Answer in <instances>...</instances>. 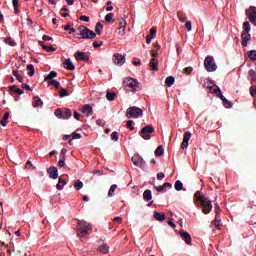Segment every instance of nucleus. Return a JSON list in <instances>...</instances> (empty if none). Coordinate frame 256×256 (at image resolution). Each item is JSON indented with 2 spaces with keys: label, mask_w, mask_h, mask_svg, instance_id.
Instances as JSON below:
<instances>
[{
  "label": "nucleus",
  "mask_w": 256,
  "mask_h": 256,
  "mask_svg": "<svg viewBox=\"0 0 256 256\" xmlns=\"http://www.w3.org/2000/svg\"><path fill=\"white\" fill-rule=\"evenodd\" d=\"M194 202L196 203L197 207H199L198 203H200L202 213H204V215H209L211 211H213V204L211 203V200L205 197L201 191H197L194 194Z\"/></svg>",
  "instance_id": "f257e3e1"
},
{
  "label": "nucleus",
  "mask_w": 256,
  "mask_h": 256,
  "mask_svg": "<svg viewBox=\"0 0 256 256\" xmlns=\"http://www.w3.org/2000/svg\"><path fill=\"white\" fill-rule=\"evenodd\" d=\"M77 235L80 239H83L85 235L89 234V231H93V226L85 220H79L76 226Z\"/></svg>",
  "instance_id": "f03ea898"
},
{
  "label": "nucleus",
  "mask_w": 256,
  "mask_h": 256,
  "mask_svg": "<svg viewBox=\"0 0 256 256\" xmlns=\"http://www.w3.org/2000/svg\"><path fill=\"white\" fill-rule=\"evenodd\" d=\"M97 34L85 26L76 29V39H95Z\"/></svg>",
  "instance_id": "7ed1b4c3"
},
{
  "label": "nucleus",
  "mask_w": 256,
  "mask_h": 256,
  "mask_svg": "<svg viewBox=\"0 0 256 256\" xmlns=\"http://www.w3.org/2000/svg\"><path fill=\"white\" fill-rule=\"evenodd\" d=\"M244 32L241 34L242 39V47H247L249 45V42L251 41V34L249 32L251 31V24H249V21H245L243 23Z\"/></svg>",
  "instance_id": "20e7f679"
},
{
  "label": "nucleus",
  "mask_w": 256,
  "mask_h": 256,
  "mask_svg": "<svg viewBox=\"0 0 256 256\" xmlns=\"http://www.w3.org/2000/svg\"><path fill=\"white\" fill-rule=\"evenodd\" d=\"M124 87L128 91H132V93H135L137 91V88L139 87V81L135 78H125L123 81Z\"/></svg>",
  "instance_id": "39448f33"
},
{
  "label": "nucleus",
  "mask_w": 256,
  "mask_h": 256,
  "mask_svg": "<svg viewBox=\"0 0 256 256\" xmlns=\"http://www.w3.org/2000/svg\"><path fill=\"white\" fill-rule=\"evenodd\" d=\"M141 115H143V110L137 106L130 107L126 111V117L128 119H131L133 117L135 119H137V118L141 117Z\"/></svg>",
  "instance_id": "423d86ee"
},
{
  "label": "nucleus",
  "mask_w": 256,
  "mask_h": 256,
  "mask_svg": "<svg viewBox=\"0 0 256 256\" xmlns=\"http://www.w3.org/2000/svg\"><path fill=\"white\" fill-rule=\"evenodd\" d=\"M215 59L213 56H207L204 60V67L206 71L209 73H213V71H217V64H215Z\"/></svg>",
  "instance_id": "0eeeda50"
},
{
  "label": "nucleus",
  "mask_w": 256,
  "mask_h": 256,
  "mask_svg": "<svg viewBox=\"0 0 256 256\" xmlns=\"http://www.w3.org/2000/svg\"><path fill=\"white\" fill-rule=\"evenodd\" d=\"M150 133H155V128L152 125H147L140 131V135L142 139H145V141H149V139H151Z\"/></svg>",
  "instance_id": "6e6552de"
},
{
  "label": "nucleus",
  "mask_w": 256,
  "mask_h": 256,
  "mask_svg": "<svg viewBox=\"0 0 256 256\" xmlns=\"http://www.w3.org/2000/svg\"><path fill=\"white\" fill-rule=\"evenodd\" d=\"M246 16L248 17L250 23H253L256 27V7L250 6L249 9H246Z\"/></svg>",
  "instance_id": "1a4fd4ad"
},
{
  "label": "nucleus",
  "mask_w": 256,
  "mask_h": 256,
  "mask_svg": "<svg viewBox=\"0 0 256 256\" xmlns=\"http://www.w3.org/2000/svg\"><path fill=\"white\" fill-rule=\"evenodd\" d=\"M132 163L135 165V167H143L145 165V161L143 160V157L139 156V154H136L132 157Z\"/></svg>",
  "instance_id": "9d476101"
},
{
  "label": "nucleus",
  "mask_w": 256,
  "mask_h": 256,
  "mask_svg": "<svg viewBox=\"0 0 256 256\" xmlns=\"http://www.w3.org/2000/svg\"><path fill=\"white\" fill-rule=\"evenodd\" d=\"M112 60L114 61L115 65H119L121 67V65L125 63V56L119 53H115Z\"/></svg>",
  "instance_id": "9b49d317"
},
{
  "label": "nucleus",
  "mask_w": 256,
  "mask_h": 256,
  "mask_svg": "<svg viewBox=\"0 0 256 256\" xmlns=\"http://www.w3.org/2000/svg\"><path fill=\"white\" fill-rule=\"evenodd\" d=\"M191 140V132L184 133L183 141L181 143V149H187L189 147V141Z\"/></svg>",
  "instance_id": "f8f14e48"
},
{
  "label": "nucleus",
  "mask_w": 256,
  "mask_h": 256,
  "mask_svg": "<svg viewBox=\"0 0 256 256\" xmlns=\"http://www.w3.org/2000/svg\"><path fill=\"white\" fill-rule=\"evenodd\" d=\"M210 93H215L217 95V97H219V99H221V101H223L225 99L223 93L221 92V88H219V86L215 85V86H210Z\"/></svg>",
  "instance_id": "ddd939ff"
},
{
  "label": "nucleus",
  "mask_w": 256,
  "mask_h": 256,
  "mask_svg": "<svg viewBox=\"0 0 256 256\" xmlns=\"http://www.w3.org/2000/svg\"><path fill=\"white\" fill-rule=\"evenodd\" d=\"M210 93H215L217 95V97H219V99H221V101H223L225 99L223 93L221 92V88H219V86L215 85V86H210Z\"/></svg>",
  "instance_id": "4468645a"
},
{
  "label": "nucleus",
  "mask_w": 256,
  "mask_h": 256,
  "mask_svg": "<svg viewBox=\"0 0 256 256\" xmlns=\"http://www.w3.org/2000/svg\"><path fill=\"white\" fill-rule=\"evenodd\" d=\"M48 175L50 179H57L59 177V171L57 170V167L51 166L48 168Z\"/></svg>",
  "instance_id": "2eb2a0df"
},
{
  "label": "nucleus",
  "mask_w": 256,
  "mask_h": 256,
  "mask_svg": "<svg viewBox=\"0 0 256 256\" xmlns=\"http://www.w3.org/2000/svg\"><path fill=\"white\" fill-rule=\"evenodd\" d=\"M180 236L185 241L186 245H191L192 239H191V234H189V232H187L185 230H181Z\"/></svg>",
  "instance_id": "dca6fc26"
},
{
  "label": "nucleus",
  "mask_w": 256,
  "mask_h": 256,
  "mask_svg": "<svg viewBox=\"0 0 256 256\" xmlns=\"http://www.w3.org/2000/svg\"><path fill=\"white\" fill-rule=\"evenodd\" d=\"M76 61H89V56L85 52L77 51L74 55Z\"/></svg>",
  "instance_id": "f3484780"
},
{
  "label": "nucleus",
  "mask_w": 256,
  "mask_h": 256,
  "mask_svg": "<svg viewBox=\"0 0 256 256\" xmlns=\"http://www.w3.org/2000/svg\"><path fill=\"white\" fill-rule=\"evenodd\" d=\"M82 113L86 115V117H91V115H93V107H91L89 104H85L82 107Z\"/></svg>",
  "instance_id": "a211bd4d"
},
{
  "label": "nucleus",
  "mask_w": 256,
  "mask_h": 256,
  "mask_svg": "<svg viewBox=\"0 0 256 256\" xmlns=\"http://www.w3.org/2000/svg\"><path fill=\"white\" fill-rule=\"evenodd\" d=\"M149 67L151 71H159V60H157V58H152L149 62Z\"/></svg>",
  "instance_id": "6ab92c4d"
},
{
  "label": "nucleus",
  "mask_w": 256,
  "mask_h": 256,
  "mask_svg": "<svg viewBox=\"0 0 256 256\" xmlns=\"http://www.w3.org/2000/svg\"><path fill=\"white\" fill-rule=\"evenodd\" d=\"M64 69H67L68 71H75V65H73L71 59H66L64 61Z\"/></svg>",
  "instance_id": "aec40b11"
},
{
  "label": "nucleus",
  "mask_w": 256,
  "mask_h": 256,
  "mask_svg": "<svg viewBox=\"0 0 256 256\" xmlns=\"http://www.w3.org/2000/svg\"><path fill=\"white\" fill-rule=\"evenodd\" d=\"M32 105L33 107H43V100L39 96H34Z\"/></svg>",
  "instance_id": "412c9836"
},
{
  "label": "nucleus",
  "mask_w": 256,
  "mask_h": 256,
  "mask_svg": "<svg viewBox=\"0 0 256 256\" xmlns=\"http://www.w3.org/2000/svg\"><path fill=\"white\" fill-rule=\"evenodd\" d=\"M143 199L144 201H151L153 199V194L151 190L147 189L143 192Z\"/></svg>",
  "instance_id": "4be33fe9"
},
{
  "label": "nucleus",
  "mask_w": 256,
  "mask_h": 256,
  "mask_svg": "<svg viewBox=\"0 0 256 256\" xmlns=\"http://www.w3.org/2000/svg\"><path fill=\"white\" fill-rule=\"evenodd\" d=\"M99 253H103V255H107L109 253V245L107 244H102L98 247Z\"/></svg>",
  "instance_id": "5701e85b"
},
{
  "label": "nucleus",
  "mask_w": 256,
  "mask_h": 256,
  "mask_svg": "<svg viewBox=\"0 0 256 256\" xmlns=\"http://www.w3.org/2000/svg\"><path fill=\"white\" fill-rule=\"evenodd\" d=\"M65 185H67V181L63 180L62 178H59L58 183L56 184V189H58V191H63Z\"/></svg>",
  "instance_id": "b1692460"
},
{
  "label": "nucleus",
  "mask_w": 256,
  "mask_h": 256,
  "mask_svg": "<svg viewBox=\"0 0 256 256\" xmlns=\"http://www.w3.org/2000/svg\"><path fill=\"white\" fill-rule=\"evenodd\" d=\"M154 219H156V221H165V213H159L157 211L154 212Z\"/></svg>",
  "instance_id": "393cba45"
},
{
  "label": "nucleus",
  "mask_w": 256,
  "mask_h": 256,
  "mask_svg": "<svg viewBox=\"0 0 256 256\" xmlns=\"http://www.w3.org/2000/svg\"><path fill=\"white\" fill-rule=\"evenodd\" d=\"M165 83L167 87H173V85H175V77L168 76L165 80Z\"/></svg>",
  "instance_id": "a878e982"
},
{
  "label": "nucleus",
  "mask_w": 256,
  "mask_h": 256,
  "mask_svg": "<svg viewBox=\"0 0 256 256\" xmlns=\"http://www.w3.org/2000/svg\"><path fill=\"white\" fill-rule=\"evenodd\" d=\"M213 224L215 225L216 229H220L221 227V216L216 214Z\"/></svg>",
  "instance_id": "bb28decb"
},
{
  "label": "nucleus",
  "mask_w": 256,
  "mask_h": 256,
  "mask_svg": "<svg viewBox=\"0 0 256 256\" xmlns=\"http://www.w3.org/2000/svg\"><path fill=\"white\" fill-rule=\"evenodd\" d=\"M48 86L49 87H55V89H59V87H61V83L57 80H49L48 81Z\"/></svg>",
  "instance_id": "cd10ccee"
},
{
  "label": "nucleus",
  "mask_w": 256,
  "mask_h": 256,
  "mask_svg": "<svg viewBox=\"0 0 256 256\" xmlns=\"http://www.w3.org/2000/svg\"><path fill=\"white\" fill-rule=\"evenodd\" d=\"M10 91L12 92V93H16L17 95H23V90H20L19 88H17V86L16 85H12V86H10Z\"/></svg>",
  "instance_id": "c85d7f7f"
},
{
  "label": "nucleus",
  "mask_w": 256,
  "mask_h": 256,
  "mask_svg": "<svg viewBox=\"0 0 256 256\" xmlns=\"http://www.w3.org/2000/svg\"><path fill=\"white\" fill-rule=\"evenodd\" d=\"M57 77V72L51 71L45 78L44 81H53Z\"/></svg>",
  "instance_id": "c756f323"
},
{
  "label": "nucleus",
  "mask_w": 256,
  "mask_h": 256,
  "mask_svg": "<svg viewBox=\"0 0 256 256\" xmlns=\"http://www.w3.org/2000/svg\"><path fill=\"white\" fill-rule=\"evenodd\" d=\"M73 115V112H71V109L67 108L64 112H62V119H69Z\"/></svg>",
  "instance_id": "7c9ffc66"
},
{
  "label": "nucleus",
  "mask_w": 256,
  "mask_h": 256,
  "mask_svg": "<svg viewBox=\"0 0 256 256\" xmlns=\"http://www.w3.org/2000/svg\"><path fill=\"white\" fill-rule=\"evenodd\" d=\"M115 97H117V93H115V92L106 93L107 101H115Z\"/></svg>",
  "instance_id": "2f4dec72"
},
{
  "label": "nucleus",
  "mask_w": 256,
  "mask_h": 256,
  "mask_svg": "<svg viewBox=\"0 0 256 256\" xmlns=\"http://www.w3.org/2000/svg\"><path fill=\"white\" fill-rule=\"evenodd\" d=\"M26 69H28V75L30 77H33L35 75V66H33V64L27 65Z\"/></svg>",
  "instance_id": "473e14b6"
},
{
  "label": "nucleus",
  "mask_w": 256,
  "mask_h": 256,
  "mask_svg": "<svg viewBox=\"0 0 256 256\" xmlns=\"http://www.w3.org/2000/svg\"><path fill=\"white\" fill-rule=\"evenodd\" d=\"M165 153V149H163V146H158L155 150L156 157H161Z\"/></svg>",
  "instance_id": "72a5a7b5"
},
{
  "label": "nucleus",
  "mask_w": 256,
  "mask_h": 256,
  "mask_svg": "<svg viewBox=\"0 0 256 256\" xmlns=\"http://www.w3.org/2000/svg\"><path fill=\"white\" fill-rule=\"evenodd\" d=\"M247 55L250 61H256V50H250Z\"/></svg>",
  "instance_id": "f704fd0d"
},
{
  "label": "nucleus",
  "mask_w": 256,
  "mask_h": 256,
  "mask_svg": "<svg viewBox=\"0 0 256 256\" xmlns=\"http://www.w3.org/2000/svg\"><path fill=\"white\" fill-rule=\"evenodd\" d=\"M7 119H9V112H6L3 116V119L0 121L2 127H7Z\"/></svg>",
  "instance_id": "c9c22d12"
},
{
  "label": "nucleus",
  "mask_w": 256,
  "mask_h": 256,
  "mask_svg": "<svg viewBox=\"0 0 256 256\" xmlns=\"http://www.w3.org/2000/svg\"><path fill=\"white\" fill-rule=\"evenodd\" d=\"M174 189L176 191H182L183 190V182H181V180H177L175 182Z\"/></svg>",
  "instance_id": "e433bc0d"
},
{
  "label": "nucleus",
  "mask_w": 256,
  "mask_h": 256,
  "mask_svg": "<svg viewBox=\"0 0 256 256\" xmlns=\"http://www.w3.org/2000/svg\"><path fill=\"white\" fill-rule=\"evenodd\" d=\"M74 187L76 188V191H81V189H83V182L81 180H76Z\"/></svg>",
  "instance_id": "4c0bfd02"
},
{
  "label": "nucleus",
  "mask_w": 256,
  "mask_h": 256,
  "mask_svg": "<svg viewBox=\"0 0 256 256\" xmlns=\"http://www.w3.org/2000/svg\"><path fill=\"white\" fill-rule=\"evenodd\" d=\"M222 103L226 109H231V107H233V103H231V101L227 100V98H224L222 100Z\"/></svg>",
  "instance_id": "58836bf2"
},
{
  "label": "nucleus",
  "mask_w": 256,
  "mask_h": 256,
  "mask_svg": "<svg viewBox=\"0 0 256 256\" xmlns=\"http://www.w3.org/2000/svg\"><path fill=\"white\" fill-rule=\"evenodd\" d=\"M95 31L97 35H101V31H103V24H101V22L96 24Z\"/></svg>",
  "instance_id": "ea45409f"
},
{
  "label": "nucleus",
  "mask_w": 256,
  "mask_h": 256,
  "mask_svg": "<svg viewBox=\"0 0 256 256\" xmlns=\"http://www.w3.org/2000/svg\"><path fill=\"white\" fill-rule=\"evenodd\" d=\"M250 95L254 98V103L256 107V86L250 87Z\"/></svg>",
  "instance_id": "a19ab883"
},
{
  "label": "nucleus",
  "mask_w": 256,
  "mask_h": 256,
  "mask_svg": "<svg viewBox=\"0 0 256 256\" xmlns=\"http://www.w3.org/2000/svg\"><path fill=\"white\" fill-rule=\"evenodd\" d=\"M178 19L182 23H185V21H187V15H185L183 12H178Z\"/></svg>",
  "instance_id": "79ce46f5"
},
{
  "label": "nucleus",
  "mask_w": 256,
  "mask_h": 256,
  "mask_svg": "<svg viewBox=\"0 0 256 256\" xmlns=\"http://www.w3.org/2000/svg\"><path fill=\"white\" fill-rule=\"evenodd\" d=\"M115 189H117V184H113L109 191H108V197H113V195L115 194Z\"/></svg>",
  "instance_id": "37998d69"
},
{
  "label": "nucleus",
  "mask_w": 256,
  "mask_h": 256,
  "mask_svg": "<svg viewBox=\"0 0 256 256\" xmlns=\"http://www.w3.org/2000/svg\"><path fill=\"white\" fill-rule=\"evenodd\" d=\"M113 17H114V14L113 13H108L106 16H105V21L106 23H111V21L113 23H115V20H113Z\"/></svg>",
  "instance_id": "c03bdc74"
},
{
  "label": "nucleus",
  "mask_w": 256,
  "mask_h": 256,
  "mask_svg": "<svg viewBox=\"0 0 256 256\" xmlns=\"http://www.w3.org/2000/svg\"><path fill=\"white\" fill-rule=\"evenodd\" d=\"M59 96H60L61 98H63V97H69V92L67 91V89L62 88V89L59 91Z\"/></svg>",
  "instance_id": "a18cd8bd"
},
{
  "label": "nucleus",
  "mask_w": 256,
  "mask_h": 256,
  "mask_svg": "<svg viewBox=\"0 0 256 256\" xmlns=\"http://www.w3.org/2000/svg\"><path fill=\"white\" fill-rule=\"evenodd\" d=\"M248 77H250V79L252 81H255V79H256V72H255V70H253V69L249 70Z\"/></svg>",
  "instance_id": "49530a36"
},
{
  "label": "nucleus",
  "mask_w": 256,
  "mask_h": 256,
  "mask_svg": "<svg viewBox=\"0 0 256 256\" xmlns=\"http://www.w3.org/2000/svg\"><path fill=\"white\" fill-rule=\"evenodd\" d=\"M44 51H47L48 53H53L54 51H57V49L53 46H43Z\"/></svg>",
  "instance_id": "de8ad7c7"
},
{
  "label": "nucleus",
  "mask_w": 256,
  "mask_h": 256,
  "mask_svg": "<svg viewBox=\"0 0 256 256\" xmlns=\"http://www.w3.org/2000/svg\"><path fill=\"white\" fill-rule=\"evenodd\" d=\"M112 141H119V133L117 131L112 132L110 135Z\"/></svg>",
  "instance_id": "09e8293b"
},
{
  "label": "nucleus",
  "mask_w": 256,
  "mask_h": 256,
  "mask_svg": "<svg viewBox=\"0 0 256 256\" xmlns=\"http://www.w3.org/2000/svg\"><path fill=\"white\" fill-rule=\"evenodd\" d=\"M71 138H72V139H70V140L68 141V143H71V141H73V139H81V134L74 132V133H72Z\"/></svg>",
  "instance_id": "8fccbe9b"
},
{
  "label": "nucleus",
  "mask_w": 256,
  "mask_h": 256,
  "mask_svg": "<svg viewBox=\"0 0 256 256\" xmlns=\"http://www.w3.org/2000/svg\"><path fill=\"white\" fill-rule=\"evenodd\" d=\"M126 126L128 127V129H130V131L135 130V127L133 126V120H128Z\"/></svg>",
  "instance_id": "3c124183"
},
{
  "label": "nucleus",
  "mask_w": 256,
  "mask_h": 256,
  "mask_svg": "<svg viewBox=\"0 0 256 256\" xmlns=\"http://www.w3.org/2000/svg\"><path fill=\"white\" fill-rule=\"evenodd\" d=\"M54 115H56L59 119H61V117H63V111L61 109H56V111L54 112Z\"/></svg>",
  "instance_id": "603ef678"
},
{
  "label": "nucleus",
  "mask_w": 256,
  "mask_h": 256,
  "mask_svg": "<svg viewBox=\"0 0 256 256\" xmlns=\"http://www.w3.org/2000/svg\"><path fill=\"white\" fill-rule=\"evenodd\" d=\"M5 43L11 45V47H15V40H12L11 38H6Z\"/></svg>",
  "instance_id": "864d4df0"
},
{
  "label": "nucleus",
  "mask_w": 256,
  "mask_h": 256,
  "mask_svg": "<svg viewBox=\"0 0 256 256\" xmlns=\"http://www.w3.org/2000/svg\"><path fill=\"white\" fill-rule=\"evenodd\" d=\"M184 73H185L186 75H191V73H193V67H191V66L186 67V68L184 69Z\"/></svg>",
  "instance_id": "5fc2aeb1"
},
{
  "label": "nucleus",
  "mask_w": 256,
  "mask_h": 256,
  "mask_svg": "<svg viewBox=\"0 0 256 256\" xmlns=\"http://www.w3.org/2000/svg\"><path fill=\"white\" fill-rule=\"evenodd\" d=\"M117 35H125V28L124 27H119L118 30L116 31Z\"/></svg>",
  "instance_id": "6e6d98bb"
},
{
  "label": "nucleus",
  "mask_w": 256,
  "mask_h": 256,
  "mask_svg": "<svg viewBox=\"0 0 256 256\" xmlns=\"http://www.w3.org/2000/svg\"><path fill=\"white\" fill-rule=\"evenodd\" d=\"M157 179H158V181H163V179H165V173L159 172L157 174Z\"/></svg>",
  "instance_id": "4d7b16f0"
},
{
  "label": "nucleus",
  "mask_w": 256,
  "mask_h": 256,
  "mask_svg": "<svg viewBox=\"0 0 256 256\" xmlns=\"http://www.w3.org/2000/svg\"><path fill=\"white\" fill-rule=\"evenodd\" d=\"M65 155H67V149L63 148L60 152V159H65Z\"/></svg>",
  "instance_id": "13d9d810"
},
{
  "label": "nucleus",
  "mask_w": 256,
  "mask_h": 256,
  "mask_svg": "<svg viewBox=\"0 0 256 256\" xmlns=\"http://www.w3.org/2000/svg\"><path fill=\"white\" fill-rule=\"evenodd\" d=\"M58 167H65V158H60L58 161Z\"/></svg>",
  "instance_id": "bf43d9fd"
},
{
  "label": "nucleus",
  "mask_w": 256,
  "mask_h": 256,
  "mask_svg": "<svg viewBox=\"0 0 256 256\" xmlns=\"http://www.w3.org/2000/svg\"><path fill=\"white\" fill-rule=\"evenodd\" d=\"M150 37H153L154 35H157V28L153 27L150 29Z\"/></svg>",
  "instance_id": "052dcab7"
},
{
  "label": "nucleus",
  "mask_w": 256,
  "mask_h": 256,
  "mask_svg": "<svg viewBox=\"0 0 256 256\" xmlns=\"http://www.w3.org/2000/svg\"><path fill=\"white\" fill-rule=\"evenodd\" d=\"M113 221H114L115 223H118V225H121V223H123V218H121V217H115V218L113 219Z\"/></svg>",
  "instance_id": "680f3d73"
},
{
  "label": "nucleus",
  "mask_w": 256,
  "mask_h": 256,
  "mask_svg": "<svg viewBox=\"0 0 256 256\" xmlns=\"http://www.w3.org/2000/svg\"><path fill=\"white\" fill-rule=\"evenodd\" d=\"M80 21H85L86 23H89V17L86 15L80 16Z\"/></svg>",
  "instance_id": "e2e57ef3"
},
{
  "label": "nucleus",
  "mask_w": 256,
  "mask_h": 256,
  "mask_svg": "<svg viewBox=\"0 0 256 256\" xmlns=\"http://www.w3.org/2000/svg\"><path fill=\"white\" fill-rule=\"evenodd\" d=\"M96 124L99 125L100 127H104L105 126V121L98 119L96 120Z\"/></svg>",
  "instance_id": "0e129e2a"
},
{
  "label": "nucleus",
  "mask_w": 256,
  "mask_h": 256,
  "mask_svg": "<svg viewBox=\"0 0 256 256\" xmlns=\"http://www.w3.org/2000/svg\"><path fill=\"white\" fill-rule=\"evenodd\" d=\"M42 40H43V41H53V37L48 36V35H44V36L42 37Z\"/></svg>",
  "instance_id": "69168bd1"
},
{
  "label": "nucleus",
  "mask_w": 256,
  "mask_h": 256,
  "mask_svg": "<svg viewBox=\"0 0 256 256\" xmlns=\"http://www.w3.org/2000/svg\"><path fill=\"white\" fill-rule=\"evenodd\" d=\"M185 27H186V29H187L188 31H191V29H192L191 21H187V22L185 23Z\"/></svg>",
  "instance_id": "338daca9"
},
{
  "label": "nucleus",
  "mask_w": 256,
  "mask_h": 256,
  "mask_svg": "<svg viewBox=\"0 0 256 256\" xmlns=\"http://www.w3.org/2000/svg\"><path fill=\"white\" fill-rule=\"evenodd\" d=\"M22 89H26V91H31V86H29V84H22Z\"/></svg>",
  "instance_id": "774afa93"
}]
</instances>
